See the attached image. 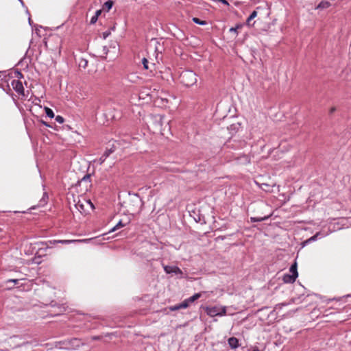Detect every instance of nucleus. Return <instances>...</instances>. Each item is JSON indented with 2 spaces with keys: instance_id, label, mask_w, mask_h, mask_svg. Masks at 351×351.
<instances>
[{
  "instance_id": "f257e3e1",
  "label": "nucleus",
  "mask_w": 351,
  "mask_h": 351,
  "mask_svg": "<svg viewBox=\"0 0 351 351\" xmlns=\"http://www.w3.org/2000/svg\"><path fill=\"white\" fill-rule=\"evenodd\" d=\"M180 82L186 86H191L197 82L196 74L189 70L182 71L180 75Z\"/></svg>"
},
{
  "instance_id": "f03ea898",
  "label": "nucleus",
  "mask_w": 351,
  "mask_h": 351,
  "mask_svg": "<svg viewBox=\"0 0 351 351\" xmlns=\"http://www.w3.org/2000/svg\"><path fill=\"white\" fill-rule=\"evenodd\" d=\"M75 208L81 213H86L87 211L86 207L89 206L90 208H93L94 206L89 199L82 198V199L77 197V200L74 199Z\"/></svg>"
},
{
  "instance_id": "7ed1b4c3",
  "label": "nucleus",
  "mask_w": 351,
  "mask_h": 351,
  "mask_svg": "<svg viewBox=\"0 0 351 351\" xmlns=\"http://www.w3.org/2000/svg\"><path fill=\"white\" fill-rule=\"evenodd\" d=\"M206 313L210 317L221 316L226 313V307L208 306L206 308Z\"/></svg>"
},
{
  "instance_id": "20e7f679",
  "label": "nucleus",
  "mask_w": 351,
  "mask_h": 351,
  "mask_svg": "<svg viewBox=\"0 0 351 351\" xmlns=\"http://www.w3.org/2000/svg\"><path fill=\"white\" fill-rule=\"evenodd\" d=\"M11 85L13 89L19 94L24 95V88L21 81L14 80L12 81Z\"/></svg>"
},
{
  "instance_id": "39448f33",
  "label": "nucleus",
  "mask_w": 351,
  "mask_h": 351,
  "mask_svg": "<svg viewBox=\"0 0 351 351\" xmlns=\"http://www.w3.org/2000/svg\"><path fill=\"white\" fill-rule=\"evenodd\" d=\"M82 344L81 340L77 338H73L66 342V348L75 349L80 346Z\"/></svg>"
},
{
  "instance_id": "423d86ee",
  "label": "nucleus",
  "mask_w": 351,
  "mask_h": 351,
  "mask_svg": "<svg viewBox=\"0 0 351 351\" xmlns=\"http://www.w3.org/2000/svg\"><path fill=\"white\" fill-rule=\"evenodd\" d=\"M189 304H190V302H189V301H188V298H187L185 300H184L182 302H181L180 304L171 306L170 310L177 311V310H179L181 308H186L189 306Z\"/></svg>"
},
{
  "instance_id": "0eeeda50",
  "label": "nucleus",
  "mask_w": 351,
  "mask_h": 351,
  "mask_svg": "<svg viewBox=\"0 0 351 351\" xmlns=\"http://www.w3.org/2000/svg\"><path fill=\"white\" fill-rule=\"evenodd\" d=\"M236 160L237 163L240 165H247L250 162V158L248 155L246 154L237 157Z\"/></svg>"
},
{
  "instance_id": "6e6552de",
  "label": "nucleus",
  "mask_w": 351,
  "mask_h": 351,
  "mask_svg": "<svg viewBox=\"0 0 351 351\" xmlns=\"http://www.w3.org/2000/svg\"><path fill=\"white\" fill-rule=\"evenodd\" d=\"M125 80L129 82L137 84L140 80V77L135 73H130L127 75Z\"/></svg>"
},
{
  "instance_id": "1a4fd4ad",
  "label": "nucleus",
  "mask_w": 351,
  "mask_h": 351,
  "mask_svg": "<svg viewBox=\"0 0 351 351\" xmlns=\"http://www.w3.org/2000/svg\"><path fill=\"white\" fill-rule=\"evenodd\" d=\"M164 270L167 274H180L182 272L180 268H178V267H171L167 265L164 267Z\"/></svg>"
},
{
  "instance_id": "9d476101",
  "label": "nucleus",
  "mask_w": 351,
  "mask_h": 351,
  "mask_svg": "<svg viewBox=\"0 0 351 351\" xmlns=\"http://www.w3.org/2000/svg\"><path fill=\"white\" fill-rule=\"evenodd\" d=\"M228 345L232 349H236L239 347V340L236 337H230L228 340Z\"/></svg>"
},
{
  "instance_id": "9b49d317",
  "label": "nucleus",
  "mask_w": 351,
  "mask_h": 351,
  "mask_svg": "<svg viewBox=\"0 0 351 351\" xmlns=\"http://www.w3.org/2000/svg\"><path fill=\"white\" fill-rule=\"evenodd\" d=\"M83 183L86 184L85 188L87 189L90 186V174H86L80 181L79 184L82 185Z\"/></svg>"
},
{
  "instance_id": "f8f14e48",
  "label": "nucleus",
  "mask_w": 351,
  "mask_h": 351,
  "mask_svg": "<svg viewBox=\"0 0 351 351\" xmlns=\"http://www.w3.org/2000/svg\"><path fill=\"white\" fill-rule=\"evenodd\" d=\"M297 277H295L293 274H287L283 276V281L285 283H293L296 280Z\"/></svg>"
},
{
  "instance_id": "ddd939ff",
  "label": "nucleus",
  "mask_w": 351,
  "mask_h": 351,
  "mask_svg": "<svg viewBox=\"0 0 351 351\" xmlns=\"http://www.w3.org/2000/svg\"><path fill=\"white\" fill-rule=\"evenodd\" d=\"M74 241L73 240H51L48 241V243L50 245H55L56 243L69 244Z\"/></svg>"
},
{
  "instance_id": "4468645a",
  "label": "nucleus",
  "mask_w": 351,
  "mask_h": 351,
  "mask_svg": "<svg viewBox=\"0 0 351 351\" xmlns=\"http://www.w3.org/2000/svg\"><path fill=\"white\" fill-rule=\"evenodd\" d=\"M257 14H258V13H257V12H256V10H254V11L250 14V15L248 16V18H247V20H246V25H247V26L251 27V26H252V25H254V23H253V24H251V21H252L255 17H256Z\"/></svg>"
},
{
  "instance_id": "2eb2a0df",
  "label": "nucleus",
  "mask_w": 351,
  "mask_h": 351,
  "mask_svg": "<svg viewBox=\"0 0 351 351\" xmlns=\"http://www.w3.org/2000/svg\"><path fill=\"white\" fill-rule=\"evenodd\" d=\"M271 214L261 217H250L251 222H261L269 219L271 217Z\"/></svg>"
},
{
  "instance_id": "dca6fc26",
  "label": "nucleus",
  "mask_w": 351,
  "mask_h": 351,
  "mask_svg": "<svg viewBox=\"0 0 351 351\" xmlns=\"http://www.w3.org/2000/svg\"><path fill=\"white\" fill-rule=\"evenodd\" d=\"M330 6V3L327 1H321L316 7V9H326Z\"/></svg>"
},
{
  "instance_id": "f3484780",
  "label": "nucleus",
  "mask_w": 351,
  "mask_h": 351,
  "mask_svg": "<svg viewBox=\"0 0 351 351\" xmlns=\"http://www.w3.org/2000/svg\"><path fill=\"white\" fill-rule=\"evenodd\" d=\"M289 272L291 273V274H293V276H295V277H298V271H297L296 263H295L294 264H293L291 266V267L289 269Z\"/></svg>"
},
{
  "instance_id": "a211bd4d",
  "label": "nucleus",
  "mask_w": 351,
  "mask_h": 351,
  "mask_svg": "<svg viewBox=\"0 0 351 351\" xmlns=\"http://www.w3.org/2000/svg\"><path fill=\"white\" fill-rule=\"evenodd\" d=\"M201 295H202L201 293H195L193 295H192L188 298V301H189L190 303H192V302H195V300H197V299H199L201 297Z\"/></svg>"
},
{
  "instance_id": "6ab92c4d",
  "label": "nucleus",
  "mask_w": 351,
  "mask_h": 351,
  "mask_svg": "<svg viewBox=\"0 0 351 351\" xmlns=\"http://www.w3.org/2000/svg\"><path fill=\"white\" fill-rule=\"evenodd\" d=\"M124 226H125V224H123V223H122V221H119L115 226H114L112 228H111V229L109 230V232H109V233H110V232H114L115 230H118L119 228H122V227H124Z\"/></svg>"
},
{
  "instance_id": "aec40b11",
  "label": "nucleus",
  "mask_w": 351,
  "mask_h": 351,
  "mask_svg": "<svg viewBox=\"0 0 351 351\" xmlns=\"http://www.w3.org/2000/svg\"><path fill=\"white\" fill-rule=\"evenodd\" d=\"M321 235V233L320 232H317L315 234H314L313 236H312L311 237H310L309 239H308L306 241H305V243H311V242H313V241H315L317 239V238Z\"/></svg>"
},
{
  "instance_id": "412c9836",
  "label": "nucleus",
  "mask_w": 351,
  "mask_h": 351,
  "mask_svg": "<svg viewBox=\"0 0 351 351\" xmlns=\"http://www.w3.org/2000/svg\"><path fill=\"white\" fill-rule=\"evenodd\" d=\"M112 5H113V1H106L104 5V9H106L107 11H109L112 7Z\"/></svg>"
},
{
  "instance_id": "4be33fe9",
  "label": "nucleus",
  "mask_w": 351,
  "mask_h": 351,
  "mask_svg": "<svg viewBox=\"0 0 351 351\" xmlns=\"http://www.w3.org/2000/svg\"><path fill=\"white\" fill-rule=\"evenodd\" d=\"M286 305H287V304H285V303H280V304H276L274 307V309L270 313V315L274 314L277 309H281L282 306H286Z\"/></svg>"
},
{
  "instance_id": "5701e85b",
  "label": "nucleus",
  "mask_w": 351,
  "mask_h": 351,
  "mask_svg": "<svg viewBox=\"0 0 351 351\" xmlns=\"http://www.w3.org/2000/svg\"><path fill=\"white\" fill-rule=\"evenodd\" d=\"M241 27H242V25H241V24H238V25H237L235 27H231V28L230 29V32H233V33H234L236 35H237V34H238V32H237V30H238L239 29L241 28Z\"/></svg>"
},
{
  "instance_id": "b1692460",
  "label": "nucleus",
  "mask_w": 351,
  "mask_h": 351,
  "mask_svg": "<svg viewBox=\"0 0 351 351\" xmlns=\"http://www.w3.org/2000/svg\"><path fill=\"white\" fill-rule=\"evenodd\" d=\"M45 112L47 117L49 118H53L54 117V113L51 109L49 108L46 107L45 108Z\"/></svg>"
},
{
  "instance_id": "393cba45",
  "label": "nucleus",
  "mask_w": 351,
  "mask_h": 351,
  "mask_svg": "<svg viewBox=\"0 0 351 351\" xmlns=\"http://www.w3.org/2000/svg\"><path fill=\"white\" fill-rule=\"evenodd\" d=\"M261 189L267 191V192H270L271 190H270V185L266 184V183H263L261 184Z\"/></svg>"
},
{
  "instance_id": "a878e982",
  "label": "nucleus",
  "mask_w": 351,
  "mask_h": 351,
  "mask_svg": "<svg viewBox=\"0 0 351 351\" xmlns=\"http://www.w3.org/2000/svg\"><path fill=\"white\" fill-rule=\"evenodd\" d=\"M193 21L196 24H199V25H204L206 24V22L205 21H202L199 19L195 18V17L193 19Z\"/></svg>"
},
{
  "instance_id": "bb28decb",
  "label": "nucleus",
  "mask_w": 351,
  "mask_h": 351,
  "mask_svg": "<svg viewBox=\"0 0 351 351\" xmlns=\"http://www.w3.org/2000/svg\"><path fill=\"white\" fill-rule=\"evenodd\" d=\"M114 152V149L112 147V148H110V149H108L105 151V152L103 154V155L106 157V158H108L110 154H112V152Z\"/></svg>"
},
{
  "instance_id": "cd10ccee",
  "label": "nucleus",
  "mask_w": 351,
  "mask_h": 351,
  "mask_svg": "<svg viewBox=\"0 0 351 351\" xmlns=\"http://www.w3.org/2000/svg\"><path fill=\"white\" fill-rule=\"evenodd\" d=\"M148 63H149L148 60L145 58H143L142 64H143V67H144L145 69H149V67L148 66Z\"/></svg>"
},
{
  "instance_id": "c85d7f7f",
  "label": "nucleus",
  "mask_w": 351,
  "mask_h": 351,
  "mask_svg": "<svg viewBox=\"0 0 351 351\" xmlns=\"http://www.w3.org/2000/svg\"><path fill=\"white\" fill-rule=\"evenodd\" d=\"M88 64V61L85 59H82L81 61L79 63L80 66H82L83 68H86Z\"/></svg>"
},
{
  "instance_id": "c756f323",
  "label": "nucleus",
  "mask_w": 351,
  "mask_h": 351,
  "mask_svg": "<svg viewBox=\"0 0 351 351\" xmlns=\"http://www.w3.org/2000/svg\"><path fill=\"white\" fill-rule=\"evenodd\" d=\"M55 120L59 123H64V119L62 117V116H60V115H58L55 117Z\"/></svg>"
},
{
  "instance_id": "7c9ffc66",
  "label": "nucleus",
  "mask_w": 351,
  "mask_h": 351,
  "mask_svg": "<svg viewBox=\"0 0 351 351\" xmlns=\"http://www.w3.org/2000/svg\"><path fill=\"white\" fill-rule=\"evenodd\" d=\"M107 158H106L104 155H102L99 159H98V162L99 165H101L104 162V161L106 160Z\"/></svg>"
},
{
  "instance_id": "2f4dec72",
  "label": "nucleus",
  "mask_w": 351,
  "mask_h": 351,
  "mask_svg": "<svg viewBox=\"0 0 351 351\" xmlns=\"http://www.w3.org/2000/svg\"><path fill=\"white\" fill-rule=\"evenodd\" d=\"M20 280L19 279H9L6 281L7 283H9V282H13L14 283L15 285H17L19 283Z\"/></svg>"
},
{
  "instance_id": "473e14b6",
  "label": "nucleus",
  "mask_w": 351,
  "mask_h": 351,
  "mask_svg": "<svg viewBox=\"0 0 351 351\" xmlns=\"http://www.w3.org/2000/svg\"><path fill=\"white\" fill-rule=\"evenodd\" d=\"M97 19L98 18L96 16H93L90 19V24H95L97 22Z\"/></svg>"
},
{
  "instance_id": "72a5a7b5",
  "label": "nucleus",
  "mask_w": 351,
  "mask_h": 351,
  "mask_svg": "<svg viewBox=\"0 0 351 351\" xmlns=\"http://www.w3.org/2000/svg\"><path fill=\"white\" fill-rule=\"evenodd\" d=\"M59 312L58 313H61L62 312H64L66 310V307L64 305H60L58 306Z\"/></svg>"
},
{
  "instance_id": "f704fd0d",
  "label": "nucleus",
  "mask_w": 351,
  "mask_h": 351,
  "mask_svg": "<svg viewBox=\"0 0 351 351\" xmlns=\"http://www.w3.org/2000/svg\"><path fill=\"white\" fill-rule=\"evenodd\" d=\"M110 32H109V31L104 32L103 33V38H104V39H106L107 37H108V36H109V35H110Z\"/></svg>"
},
{
  "instance_id": "c9c22d12",
  "label": "nucleus",
  "mask_w": 351,
  "mask_h": 351,
  "mask_svg": "<svg viewBox=\"0 0 351 351\" xmlns=\"http://www.w3.org/2000/svg\"><path fill=\"white\" fill-rule=\"evenodd\" d=\"M101 10H97L95 13V16H96L98 18L99 16L101 14Z\"/></svg>"
},
{
  "instance_id": "e433bc0d",
  "label": "nucleus",
  "mask_w": 351,
  "mask_h": 351,
  "mask_svg": "<svg viewBox=\"0 0 351 351\" xmlns=\"http://www.w3.org/2000/svg\"><path fill=\"white\" fill-rule=\"evenodd\" d=\"M335 110H336V108L335 107H332L330 109L329 112H330V114H332V113H334L335 112Z\"/></svg>"
},
{
  "instance_id": "4c0bfd02",
  "label": "nucleus",
  "mask_w": 351,
  "mask_h": 351,
  "mask_svg": "<svg viewBox=\"0 0 351 351\" xmlns=\"http://www.w3.org/2000/svg\"><path fill=\"white\" fill-rule=\"evenodd\" d=\"M219 2H221L224 5H229V3L226 0H221Z\"/></svg>"
},
{
  "instance_id": "58836bf2",
  "label": "nucleus",
  "mask_w": 351,
  "mask_h": 351,
  "mask_svg": "<svg viewBox=\"0 0 351 351\" xmlns=\"http://www.w3.org/2000/svg\"><path fill=\"white\" fill-rule=\"evenodd\" d=\"M42 123L44 124L45 125L47 126V127H50L49 125H48L46 122L42 121Z\"/></svg>"
},
{
  "instance_id": "ea45409f",
  "label": "nucleus",
  "mask_w": 351,
  "mask_h": 351,
  "mask_svg": "<svg viewBox=\"0 0 351 351\" xmlns=\"http://www.w3.org/2000/svg\"><path fill=\"white\" fill-rule=\"evenodd\" d=\"M252 351H260V350L258 349V348L255 347L254 348H253Z\"/></svg>"
},
{
  "instance_id": "a19ab883",
  "label": "nucleus",
  "mask_w": 351,
  "mask_h": 351,
  "mask_svg": "<svg viewBox=\"0 0 351 351\" xmlns=\"http://www.w3.org/2000/svg\"><path fill=\"white\" fill-rule=\"evenodd\" d=\"M93 339H94V340L99 339V337H93Z\"/></svg>"
},
{
  "instance_id": "79ce46f5",
  "label": "nucleus",
  "mask_w": 351,
  "mask_h": 351,
  "mask_svg": "<svg viewBox=\"0 0 351 351\" xmlns=\"http://www.w3.org/2000/svg\"><path fill=\"white\" fill-rule=\"evenodd\" d=\"M17 73H18V75H19L20 76H21V75H22V74H21L20 72H18Z\"/></svg>"
}]
</instances>
